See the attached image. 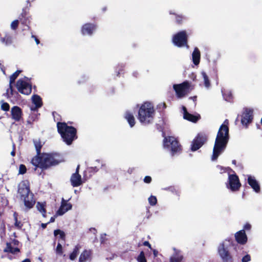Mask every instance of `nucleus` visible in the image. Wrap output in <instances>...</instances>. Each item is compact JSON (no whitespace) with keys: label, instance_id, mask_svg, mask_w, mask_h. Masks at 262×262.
Masks as SVG:
<instances>
[{"label":"nucleus","instance_id":"nucleus-44","mask_svg":"<svg viewBox=\"0 0 262 262\" xmlns=\"http://www.w3.org/2000/svg\"><path fill=\"white\" fill-rule=\"evenodd\" d=\"M151 181V178L150 176H146L144 179V182L146 183H150Z\"/></svg>","mask_w":262,"mask_h":262},{"label":"nucleus","instance_id":"nucleus-63","mask_svg":"<svg viewBox=\"0 0 262 262\" xmlns=\"http://www.w3.org/2000/svg\"><path fill=\"white\" fill-rule=\"evenodd\" d=\"M261 124H262V118H261Z\"/></svg>","mask_w":262,"mask_h":262},{"label":"nucleus","instance_id":"nucleus-32","mask_svg":"<svg viewBox=\"0 0 262 262\" xmlns=\"http://www.w3.org/2000/svg\"><path fill=\"white\" fill-rule=\"evenodd\" d=\"M33 143L36 150L37 156H39L40 155V151L42 146V144H41L39 139L33 140Z\"/></svg>","mask_w":262,"mask_h":262},{"label":"nucleus","instance_id":"nucleus-33","mask_svg":"<svg viewBox=\"0 0 262 262\" xmlns=\"http://www.w3.org/2000/svg\"><path fill=\"white\" fill-rule=\"evenodd\" d=\"M222 95L226 101H230L232 98V95L230 91H222Z\"/></svg>","mask_w":262,"mask_h":262},{"label":"nucleus","instance_id":"nucleus-43","mask_svg":"<svg viewBox=\"0 0 262 262\" xmlns=\"http://www.w3.org/2000/svg\"><path fill=\"white\" fill-rule=\"evenodd\" d=\"M251 260L250 256L248 254H247L245 256H244L242 258V262H248Z\"/></svg>","mask_w":262,"mask_h":262},{"label":"nucleus","instance_id":"nucleus-42","mask_svg":"<svg viewBox=\"0 0 262 262\" xmlns=\"http://www.w3.org/2000/svg\"><path fill=\"white\" fill-rule=\"evenodd\" d=\"M173 14L176 15V21L178 23H181L183 19L184 18V17L182 15H179L174 13Z\"/></svg>","mask_w":262,"mask_h":262},{"label":"nucleus","instance_id":"nucleus-29","mask_svg":"<svg viewBox=\"0 0 262 262\" xmlns=\"http://www.w3.org/2000/svg\"><path fill=\"white\" fill-rule=\"evenodd\" d=\"M81 246L79 245H77L73 249V252L70 254L69 258L71 260H74L77 257Z\"/></svg>","mask_w":262,"mask_h":262},{"label":"nucleus","instance_id":"nucleus-23","mask_svg":"<svg viewBox=\"0 0 262 262\" xmlns=\"http://www.w3.org/2000/svg\"><path fill=\"white\" fill-rule=\"evenodd\" d=\"M235 237L237 242L241 244H245L247 241V237L244 230H242L235 234Z\"/></svg>","mask_w":262,"mask_h":262},{"label":"nucleus","instance_id":"nucleus-18","mask_svg":"<svg viewBox=\"0 0 262 262\" xmlns=\"http://www.w3.org/2000/svg\"><path fill=\"white\" fill-rule=\"evenodd\" d=\"M92 260V251L90 249H85L80 254L79 262H90Z\"/></svg>","mask_w":262,"mask_h":262},{"label":"nucleus","instance_id":"nucleus-48","mask_svg":"<svg viewBox=\"0 0 262 262\" xmlns=\"http://www.w3.org/2000/svg\"><path fill=\"white\" fill-rule=\"evenodd\" d=\"M32 37L34 39L37 45H38L39 43L40 42L39 39L35 35H32Z\"/></svg>","mask_w":262,"mask_h":262},{"label":"nucleus","instance_id":"nucleus-21","mask_svg":"<svg viewBox=\"0 0 262 262\" xmlns=\"http://www.w3.org/2000/svg\"><path fill=\"white\" fill-rule=\"evenodd\" d=\"M18 19L23 25L29 28V24L30 23L31 17L28 15V12L26 9H23L21 13L19 15Z\"/></svg>","mask_w":262,"mask_h":262},{"label":"nucleus","instance_id":"nucleus-56","mask_svg":"<svg viewBox=\"0 0 262 262\" xmlns=\"http://www.w3.org/2000/svg\"><path fill=\"white\" fill-rule=\"evenodd\" d=\"M22 262H31V261L29 259L26 258V259H24L23 261H22Z\"/></svg>","mask_w":262,"mask_h":262},{"label":"nucleus","instance_id":"nucleus-37","mask_svg":"<svg viewBox=\"0 0 262 262\" xmlns=\"http://www.w3.org/2000/svg\"><path fill=\"white\" fill-rule=\"evenodd\" d=\"M18 24L19 20L16 19L13 20L10 25L11 29L13 30H15L18 27Z\"/></svg>","mask_w":262,"mask_h":262},{"label":"nucleus","instance_id":"nucleus-3","mask_svg":"<svg viewBox=\"0 0 262 262\" xmlns=\"http://www.w3.org/2000/svg\"><path fill=\"white\" fill-rule=\"evenodd\" d=\"M155 115L153 104L149 102H145L139 107L138 119L141 124L146 125L152 122Z\"/></svg>","mask_w":262,"mask_h":262},{"label":"nucleus","instance_id":"nucleus-58","mask_svg":"<svg viewBox=\"0 0 262 262\" xmlns=\"http://www.w3.org/2000/svg\"><path fill=\"white\" fill-rule=\"evenodd\" d=\"M117 72V75L119 76V75L120 74V72L119 71H116Z\"/></svg>","mask_w":262,"mask_h":262},{"label":"nucleus","instance_id":"nucleus-40","mask_svg":"<svg viewBox=\"0 0 262 262\" xmlns=\"http://www.w3.org/2000/svg\"><path fill=\"white\" fill-rule=\"evenodd\" d=\"M56 252L57 254H59V255H61L63 253L62 246L59 243H58L57 246V247L56 249Z\"/></svg>","mask_w":262,"mask_h":262},{"label":"nucleus","instance_id":"nucleus-13","mask_svg":"<svg viewBox=\"0 0 262 262\" xmlns=\"http://www.w3.org/2000/svg\"><path fill=\"white\" fill-rule=\"evenodd\" d=\"M247 181L248 184L256 193H259L260 191V187L258 182L254 176L250 174L247 175Z\"/></svg>","mask_w":262,"mask_h":262},{"label":"nucleus","instance_id":"nucleus-9","mask_svg":"<svg viewBox=\"0 0 262 262\" xmlns=\"http://www.w3.org/2000/svg\"><path fill=\"white\" fill-rule=\"evenodd\" d=\"M28 78L20 79L17 80L16 86L18 91L22 94L28 95L32 92V85L27 82Z\"/></svg>","mask_w":262,"mask_h":262},{"label":"nucleus","instance_id":"nucleus-46","mask_svg":"<svg viewBox=\"0 0 262 262\" xmlns=\"http://www.w3.org/2000/svg\"><path fill=\"white\" fill-rule=\"evenodd\" d=\"M0 69L1 71L3 72L4 74H6L5 73V69L4 65L2 64V61H0Z\"/></svg>","mask_w":262,"mask_h":262},{"label":"nucleus","instance_id":"nucleus-24","mask_svg":"<svg viewBox=\"0 0 262 262\" xmlns=\"http://www.w3.org/2000/svg\"><path fill=\"white\" fill-rule=\"evenodd\" d=\"M183 110V117L185 119L192 122H196L200 118V116H195L188 113L185 106L182 107Z\"/></svg>","mask_w":262,"mask_h":262},{"label":"nucleus","instance_id":"nucleus-36","mask_svg":"<svg viewBox=\"0 0 262 262\" xmlns=\"http://www.w3.org/2000/svg\"><path fill=\"white\" fill-rule=\"evenodd\" d=\"M138 262H147L145 257L144 253L143 251L141 252L137 258Z\"/></svg>","mask_w":262,"mask_h":262},{"label":"nucleus","instance_id":"nucleus-35","mask_svg":"<svg viewBox=\"0 0 262 262\" xmlns=\"http://www.w3.org/2000/svg\"><path fill=\"white\" fill-rule=\"evenodd\" d=\"M148 203L151 206H155L157 203V199L155 196L150 195L148 199Z\"/></svg>","mask_w":262,"mask_h":262},{"label":"nucleus","instance_id":"nucleus-11","mask_svg":"<svg viewBox=\"0 0 262 262\" xmlns=\"http://www.w3.org/2000/svg\"><path fill=\"white\" fill-rule=\"evenodd\" d=\"M207 135L203 133H200L193 139L191 144V149L194 151L201 148L207 141Z\"/></svg>","mask_w":262,"mask_h":262},{"label":"nucleus","instance_id":"nucleus-14","mask_svg":"<svg viewBox=\"0 0 262 262\" xmlns=\"http://www.w3.org/2000/svg\"><path fill=\"white\" fill-rule=\"evenodd\" d=\"M79 165H78L76 172L72 174L71 177L70 181L73 187H78L82 184L81 176L79 174Z\"/></svg>","mask_w":262,"mask_h":262},{"label":"nucleus","instance_id":"nucleus-54","mask_svg":"<svg viewBox=\"0 0 262 262\" xmlns=\"http://www.w3.org/2000/svg\"><path fill=\"white\" fill-rule=\"evenodd\" d=\"M189 99H192L193 101H195L196 99V97L194 96L193 97H190Z\"/></svg>","mask_w":262,"mask_h":262},{"label":"nucleus","instance_id":"nucleus-7","mask_svg":"<svg viewBox=\"0 0 262 262\" xmlns=\"http://www.w3.org/2000/svg\"><path fill=\"white\" fill-rule=\"evenodd\" d=\"M164 148L170 151L172 156L179 153L181 150V147L175 138L173 137H165L163 140Z\"/></svg>","mask_w":262,"mask_h":262},{"label":"nucleus","instance_id":"nucleus-16","mask_svg":"<svg viewBox=\"0 0 262 262\" xmlns=\"http://www.w3.org/2000/svg\"><path fill=\"white\" fill-rule=\"evenodd\" d=\"M72 205L70 203H68V201L62 199L60 207L56 212L57 215H62L68 211L72 209Z\"/></svg>","mask_w":262,"mask_h":262},{"label":"nucleus","instance_id":"nucleus-38","mask_svg":"<svg viewBox=\"0 0 262 262\" xmlns=\"http://www.w3.org/2000/svg\"><path fill=\"white\" fill-rule=\"evenodd\" d=\"M14 217L15 219V226L18 228H21L23 225L20 222L18 221L16 212L14 213Z\"/></svg>","mask_w":262,"mask_h":262},{"label":"nucleus","instance_id":"nucleus-25","mask_svg":"<svg viewBox=\"0 0 262 262\" xmlns=\"http://www.w3.org/2000/svg\"><path fill=\"white\" fill-rule=\"evenodd\" d=\"M174 251L173 255L170 257V262H184L183 256L180 250L173 248Z\"/></svg>","mask_w":262,"mask_h":262},{"label":"nucleus","instance_id":"nucleus-4","mask_svg":"<svg viewBox=\"0 0 262 262\" xmlns=\"http://www.w3.org/2000/svg\"><path fill=\"white\" fill-rule=\"evenodd\" d=\"M18 193L20 195L21 199L23 200L27 209H30L33 207L35 201L33 198V194L30 191L28 181H23L19 184Z\"/></svg>","mask_w":262,"mask_h":262},{"label":"nucleus","instance_id":"nucleus-1","mask_svg":"<svg viewBox=\"0 0 262 262\" xmlns=\"http://www.w3.org/2000/svg\"><path fill=\"white\" fill-rule=\"evenodd\" d=\"M229 121L226 119L220 126L215 140L212 160L214 161L225 150L229 139Z\"/></svg>","mask_w":262,"mask_h":262},{"label":"nucleus","instance_id":"nucleus-27","mask_svg":"<svg viewBox=\"0 0 262 262\" xmlns=\"http://www.w3.org/2000/svg\"><path fill=\"white\" fill-rule=\"evenodd\" d=\"M124 118L127 121L129 126L133 127L135 124V119L132 113L129 111L125 112Z\"/></svg>","mask_w":262,"mask_h":262},{"label":"nucleus","instance_id":"nucleus-62","mask_svg":"<svg viewBox=\"0 0 262 262\" xmlns=\"http://www.w3.org/2000/svg\"><path fill=\"white\" fill-rule=\"evenodd\" d=\"M103 10L105 11V8H103Z\"/></svg>","mask_w":262,"mask_h":262},{"label":"nucleus","instance_id":"nucleus-22","mask_svg":"<svg viewBox=\"0 0 262 262\" xmlns=\"http://www.w3.org/2000/svg\"><path fill=\"white\" fill-rule=\"evenodd\" d=\"M32 101L34 106L31 107V111H36L42 105V99L38 95H33L32 96Z\"/></svg>","mask_w":262,"mask_h":262},{"label":"nucleus","instance_id":"nucleus-50","mask_svg":"<svg viewBox=\"0 0 262 262\" xmlns=\"http://www.w3.org/2000/svg\"><path fill=\"white\" fill-rule=\"evenodd\" d=\"M143 245L145 246H148V247L149 248H151L150 247V244L147 241H145L143 243Z\"/></svg>","mask_w":262,"mask_h":262},{"label":"nucleus","instance_id":"nucleus-12","mask_svg":"<svg viewBox=\"0 0 262 262\" xmlns=\"http://www.w3.org/2000/svg\"><path fill=\"white\" fill-rule=\"evenodd\" d=\"M226 185L227 188L230 189L232 191H237L241 187V183L238 177L235 174H229L228 181Z\"/></svg>","mask_w":262,"mask_h":262},{"label":"nucleus","instance_id":"nucleus-55","mask_svg":"<svg viewBox=\"0 0 262 262\" xmlns=\"http://www.w3.org/2000/svg\"><path fill=\"white\" fill-rule=\"evenodd\" d=\"M15 151H14V150L13 149V150L11 152V155L12 156H15Z\"/></svg>","mask_w":262,"mask_h":262},{"label":"nucleus","instance_id":"nucleus-39","mask_svg":"<svg viewBox=\"0 0 262 262\" xmlns=\"http://www.w3.org/2000/svg\"><path fill=\"white\" fill-rule=\"evenodd\" d=\"M27 170L26 167L25 165L23 164H21L19 167V173L21 174H23L26 173Z\"/></svg>","mask_w":262,"mask_h":262},{"label":"nucleus","instance_id":"nucleus-34","mask_svg":"<svg viewBox=\"0 0 262 262\" xmlns=\"http://www.w3.org/2000/svg\"><path fill=\"white\" fill-rule=\"evenodd\" d=\"M54 234L55 236H57L58 235H59V237L61 239L64 240L65 239L66 234L64 232L60 229H57L54 230Z\"/></svg>","mask_w":262,"mask_h":262},{"label":"nucleus","instance_id":"nucleus-59","mask_svg":"<svg viewBox=\"0 0 262 262\" xmlns=\"http://www.w3.org/2000/svg\"><path fill=\"white\" fill-rule=\"evenodd\" d=\"M218 167H220L221 169H222V167L220 166H218Z\"/></svg>","mask_w":262,"mask_h":262},{"label":"nucleus","instance_id":"nucleus-41","mask_svg":"<svg viewBox=\"0 0 262 262\" xmlns=\"http://www.w3.org/2000/svg\"><path fill=\"white\" fill-rule=\"evenodd\" d=\"M10 108L9 105L7 102H3L1 105V108L4 111H9Z\"/></svg>","mask_w":262,"mask_h":262},{"label":"nucleus","instance_id":"nucleus-15","mask_svg":"<svg viewBox=\"0 0 262 262\" xmlns=\"http://www.w3.org/2000/svg\"><path fill=\"white\" fill-rule=\"evenodd\" d=\"M96 29V26L93 24L88 23L82 26L81 32L83 35L91 36Z\"/></svg>","mask_w":262,"mask_h":262},{"label":"nucleus","instance_id":"nucleus-10","mask_svg":"<svg viewBox=\"0 0 262 262\" xmlns=\"http://www.w3.org/2000/svg\"><path fill=\"white\" fill-rule=\"evenodd\" d=\"M174 45L179 47L186 46L187 45V35L185 31H182L175 34L172 38Z\"/></svg>","mask_w":262,"mask_h":262},{"label":"nucleus","instance_id":"nucleus-30","mask_svg":"<svg viewBox=\"0 0 262 262\" xmlns=\"http://www.w3.org/2000/svg\"><path fill=\"white\" fill-rule=\"evenodd\" d=\"M46 203L38 202L36 205V208L41 214L43 217H46V210L45 208Z\"/></svg>","mask_w":262,"mask_h":262},{"label":"nucleus","instance_id":"nucleus-26","mask_svg":"<svg viewBox=\"0 0 262 262\" xmlns=\"http://www.w3.org/2000/svg\"><path fill=\"white\" fill-rule=\"evenodd\" d=\"M201 53L199 49L195 47L192 53V60L193 64L198 66L200 62Z\"/></svg>","mask_w":262,"mask_h":262},{"label":"nucleus","instance_id":"nucleus-57","mask_svg":"<svg viewBox=\"0 0 262 262\" xmlns=\"http://www.w3.org/2000/svg\"><path fill=\"white\" fill-rule=\"evenodd\" d=\"M232 163H233V164H236V161H235V160H233V161H232Z\"/></svg>","mask_w":262,"mask_h":262},{"label":"nucleus","instance_id":"nucleus-19","mask_svg":"<svg viewBox=\"0 0 262 262\" xmlns=\"http://www.w3.org/2000/svg\"><path fill=\"white\" fill-rule=\"evenodd\" d=\"M11 114L12 119L15 121H19L22 118L21 109L17 106H14L11 108Z\"/></svg>","mask_w":262,"mask_h":262},{"label":"nucleus","instance_id":"nucleus-52","mask_svg":"<svg viewBox=\"0 0 262 262\" xmlns=\"http://www.w3.org/2000/svg\"><path fill=\"white\" fill-rule=\"evenodd\" d=\"M153 253H154L155 257H156L158 255V251H157L156 250H154Z\"/></svg>","mask_w":262,"mask_h":262},{"label":"nucleus","instance_id":"nucleus-31","mask_svg":"<svg viewBox=\"0 0 262 262\" xmlns=\"http://www.w3.org/2000/svg\"><path fill=\"white\" fill-rule=\"evenodd\" d=\"M201 75L202 76L204 84L205 86V88L207 89H209L210 88V80L209 79L208 76L206 74V73L203 71L201 72Z\"/></svg>","mask_w":262,"mask_h":262},{"label":"nucleus","instance_id":"nucleus-5","mask_svg":"<svg viewBox=\"0 0 262 262\" xmlns=\"http://www.w3.org/2000/svg\"><path fill=\"white\" fill-rule=\"evenodd\" d=\"M238 245L234 246L231 241L225 239L218 247V253L223 262H233L232 249H236Z\"/></svg>","mask_w":262,"mask_h":262},{"label":"nucleus","instance_id":"nucleus-53","mask_svg":"<svg viewBox=\"0 0 262 262\" xmlns=\"http://www.w3.org/2000/svg\"><path fill=\"white\" fill-rule=\"evenodd\" d=\"M91 169L95 171H97L98 170V168H97V167H92Z\"/></svg>","mask_w":262,"mask_h":262},{"label":"nucleus","instance_id":"nucleus-45","mask_svg":"<svg viewBox=\"0 0 262 262\" xmlns=\"http://www.w3.org/2000/svg\"><path fill=\"white\" fill-rule=\"evenodd\" d=\"M251 225L249 223H247L245 225L243 230H249L251 229Z\"/></svg>","mask_w":262,"mask_h":262},{"label":"nucleus","instance_id":"nucleus-8","mask_svg":"<svg viewBox=\"0 0 262 262\" xmlns=\"http://www.w3.org/2000/svg\"><path fill=\"white\" fill-rule=\"evenodd\" d=\"M190 83L187 81H184L180 84H174L173 88L176 92V95L179 98L185 97L189 92Z\"/></svg>","mask_w":262,"mask_h":262},{"label":"nucleus","instance_id":"nucleus-6","mask_svg":"<svg viewBox=\"0 0 262 262\" xmlns=\"http://www.w3.org/2000/svg\"><path fill=\"white\" fill-rule=\"evenodd\" d=\"M57 130L63 140L68 145H70L76 137V129L73 126H68L66 123L58 122Z\"/></svg>","mask_w":262,"mask_h":262},{"label":"nucleus","instance_id":"nucleus-17","mask_svg":"<svg viewBox=\"0 0 262 262\" xmlns=\"http://www.w3.org/2000/svg\"><path fill=\"white\" fill-rule=\"evenodd\" d=\"M253 110L250 108H246L242 115L241 122L243 125H247L252 120Z\"/></svg>","mask_w":262,"mask_h":262},{"label":"nucleus","instance_id":"nucleus-2","mask_svg":"<svg viewBox=\"0 0 262 262\" xmlns=\"http://www.w3.org/2000/svg\"><path fill=\"white\" fill-rule=\"evenodd\" d=\"M59 156L56 154H42L36 156L31 161L32 164L36 167L47 169L51 166H55L60 163L62 160L59 159Z\"/></svg>","mask_w":262,"mask_h":262},{"label":"nucleus","instance_id":"nucleus-20","mask_svg":"<svg viewBox=\"0 0 262 262\" xmlns=\"http://www.w3.org/2000/svg\"><path fill=\"white\" fill-rule=\"evenodd\" d=\"M20 70H17L15 73H14L12 75H11L10 77V81H9V88L7 89L6 95L8 97L10 95H13V88L12 84L14 83L15 79L18 76L19 74L20 73Z\"/></svg>","mask_w":262,"mask_h":262},{"label":"nucleus","instance_id":"nucleus-49","mask_svg":"<svg viewBox=\"0 0 262 262\" xmlns=\"http://www.w3.org/2000/svg\"><path fill=\"white\" fill-rule=\"evenodd\" d=\"M11 244H12L13 245L16 246H17L18 244V242L16 240H13L12 242L10 243Z\"/></svg>","mask_w":262,"mask_h":262},{"label":"nucleus","instance_id":"nucleus-47","mask_svg":"<svg viewBox=\"0 0 262 262\" xmlns=\"http://www.w3.org/2000/svg\"><path fill=\"white\" fill-rule=\"evenodd\" d=\"M57 216V215L56 214L54 216L51 217L50 220V221L49 222H48V223L49 224L50 223L54 222L55 221V218Z\"/></svg>","mask_w":262,"mask_h":262},{"label":"nucleus","instance_id":"nucleus-60","mask_svg":"<svg viewBox=\"0 0 262 262\" xmlns=\"http://www.w3.org/2000/svg\"><path fill=\"white\" fill-rule=\"evenodd\" d=\"M128 172H132V170H129V171L128 170Z\"/></svg>","mask_w":262,"mask_h":262},{"label":"nucleus","instance_id":"nucleus-61","mask_svg":"<svg viewBox=\"0 0 262 262\" xmlns=\"http://www.w3.org/2000/svg\"><path fill=\"white\" fill-rule=\"evenodd\" d=\"M128 172H132V170H129V171L128 170Z\"/></svg>","mask_w":262,"mask_h":262},{"label":"nucleus","instance_id":"nucleus-51","mask_svg":"<svg viewBox=\"0 0 262 262\" xmlns=\"http://www.w3.org/2000/svg\"><path fill=\"white\" fill-rule=\"evenodd\" d=\"M48 223H42L41 224V227L43 228V229H45L47 227V225Z\"/></svg>","mask_w":262,"mask_h":262},{"label":"nucleus","instance_id":"nucleus-28","mask_svg":"<svg viewBox=\"0 0 262 262\" xmlns=\"http://www.w3.org/2000/svg\"><path fill=\"white\" fill-rule=\"evenodd\" d=\"M15 246L13 245L12 244L7 243L6 244V247L4 250L5 252L11 253L12 254H15L19 252V249L16 247H14Z\"/></svg>","mask_w":262,"mask_h":262}]
</instances>
